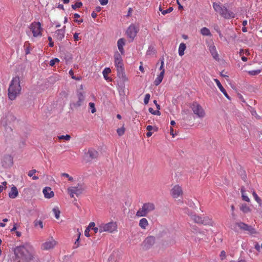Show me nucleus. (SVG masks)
I'll use <instances>...</instances> for the list:
<instances>
[{
    "label": "nucleus",
    "instance_id": "obj_26",
    "mask_svg": "<svg viewBox=\"0 0 262 262\" xmlns=\"http://www.w3.org/2000/svg\"><path fill=\"white\" fill-rule=\"evenodd\" d=\"M111 72V70L110 68H105L102 74L105 80L108 79V77L107 76L108 74Z\"/></svg>",
    "mask_w": 262,
    "mask_h": 262
},
{
    "label": "nucleus",
    "instance_id": "obj_49",
    "mask_svg": "<svg viewBox=\"0 0 262 262\" xmlns=\"http://www.w3.org/2000/svg\"><path fill=\"white\" fill-rule=\"evenodd\" d=\"M220 258L222 260H224L226 257V254L225 251H222L220 253Z\"/></svg>",
    "mask_w": 262,
    "mask_h": 262
},
{
    "label": "nucleus",
    "instance_id": "obj_17",
    "mask_svg": "<svg viewBox=\"0 0 262 262\" xmlns=\"http://www.w3.org/2000/svg\"><path fill=\"white\" fill-rule=\"evenodd\" d=\"M66 26H64L62 29L57 30L54 34L55 37L59 41L62 40L64 37Z\"/></svg>",
    "mask_w": 262,
    "mask_h": 262
},
{
    "label": "nucleus",
    "instance_id": "obj_2",
    "mask_svg": "<svg viewBox=\"0 0 262 262\" xmlns=\"http://www.w3.org/2000/svg\"><path fill=\"white\" fill-rule=\"evenodd\" d=\"M21 90L19 77L16 76L13 78L8 89L9 98L11 100L15 99L16 97L20 94Z\"/></svg>",
    "mask_w": 262,
    "mask_h": 262
},
{
    "label": "nucleus",
    "instance_id": "obj_48",
    "mask_svg": "<svg viewBox=\"0 0 262 262\" xmlns=\"http://www.w3.org/2000/svg\"><path fill=\"white\" fill-rule=\"evenodd\" d=\"M80 234L79 233L78 237L76 239V241H75V242L74 243V248H77L79 246V238H80Z\"/></svg>",
    "mask_w": 262,
    "mask_h": 262
},
{
    "label": "nucleus",
    "instance_id": "obj_9",
    "mask_svg": "<svg viewBox=\"0 0 262 262\" xmlns=\"http://www.w3.org/2000/svg\"><path fill=\"white\" fill-rule=\"evenodd\" d=\"M57 244V242L53 238V237H51L41 244V249L46 251L53 249L55 248Z\"/></svg>",
    "mask_w": 262,
    "mask_h": 262
},
{
    "label": "nucleus",
    "instance_id": "obj_28",
    "mask_svg": "<svg viewBox=\"0 0 262 262\" xmlns=\"http://www.w3.org/2000/svg\"><path fill=\"white\" fill-rule=\"evenodd\" d=\"M53 212L56 219H58L60 216V211L58 207H55L53 209Z\"/></svg>",
    "mask_w": 262,
    "mask_h": 262
},
{
    "label": "nucleus",
    "instance_id": "obj_29",
    "mask_svg": "<svg viewBox=\"0 0 262 262\" xmlns=\"http://www.w3.org/2000/svg\"><path fill=\"white\" fill-rule=\"evenodd\" d=\"M33 224L35 227L39 226L40 228H43V223L41 220H36L34 221Z\"/></svg>",
    "mask_w": 262,
    "mask_h": 262
},
{
    "label": "nucleus",
    "instance_id": "obj_40",
    "mask_svg": "<svg viewBox=\"0 0 262 262\" xmlns=\"http://www.w3.org/2000/svg\"><path fill=\"white\" fill-rule=\"evenodd\" d=\"M150 95L149 94H146L144 99V103L145 104H147L150 99Z\"/></svg>",
    "mask_w": 262,
    "mask_h": 262
},
{
    "label": "nucleus",
    "instance_id": "obj_11",
    "mask_svg": "<svg viewBox=\"0 0 262 262\" xmlns=\"http://www.w3.org/2000/svg\"><path fill=\"white\" fill-rule=\"evenodd\" d=\"M139 31V29L137 27H136L135 25L132 24L129 26V27L127 28L126 30V34L127 36L132 39L133 40L134 38L136 37L138 32Z\"/></svg>",
    "mask_w": 262,
    "mask_h": 262
},
{
    "label": "nucleus",
    "instance_id": "obj_36",
    "mask_svg": "<svg viewBox=\"0 0 262 262\" xmlns=\"http://www.w3.org/2000/svg\"><path fill=\"white\" fill-rule=\"evenodd\" d=\"M77 95L78 99H80L81 100H84L85 99V97L84 96L83 93L82 91H77Z\"/></svg>",
    "mask_w": 262,
    "mask_h": 262
},
{
    "label": "nucleus",
    "instance_id": "obj_39",
    "mask_svg": "<svg viewBox=\"0 0 262 262\" xmlns=\"http://www.w3.org/2000/svg\"><path fill=\"white\" fill-rule=\"evenodd\" d=\"M59 62V59L58 58H54V59H53L50 60L49 64H50V66L53 67V66H54L55 65V64L56 63H58Z\"/></svg>",
    "mask_w": 262,
    "mask_h": 262
},
{
    "label": "nucleus",
    "instance_id": "obj_38",
    "mask_svg": "<svg viewBox=\"0 0 262 262\" xmlns=\"http://www.w3.org/2000/svg\"><path fill=\"white\" fill-rule=\"evenodd\" d=\"M82 5V3L81 2H76L74 5H72V8L73 9L80 8Z\"/></svg>",
    "mask_w": 262,
    "mask_h": 262
},
{
    "label": "nucleus",
    "instance_id": "obj_63",
    "mask_svg": "<svg viewBox=\"0 0 262 262\" xmlns=\"http://www.w3.org/2000/svg\"><path fill=\"white\" fill-rule=\"evenodd\" d=\"M91 15H92V17L93 18H96V17H97V13H96L95 12H94V11H93V12L92 13Z\"/></svg>",
    "mask_w": 262,
    "mask_h": 262
},
{
    "label": "nucleus",
    "instance_id": "obj_58",
    "mask_svg": "<svg viewBox=\"0 0 262 262\" xmlns=\"http://www.w3.org/2000/svg\"><path fill=\"white\" fill-rule=\"evenodd\" d=\"M95 223L94 222H91L90 224H89V226L88 227V228H89L90 229V228H94L95 227Z\"/></svg>",
    "mask_w": 262,
    "mask_h": 262
},
{
    "label": "nucleus",
    "instance_id": "obj_31",
    "mask_svg": "<svg viewBox=\"0 0 262 262\" xmlns=\"http://www.w3.org/2000/svg\"><path fill=\"white\" fill-rule=\"evenodd\" d=\"M261 72L260 70H252L248 72V74L251 76H255L259 74Z\"/></svg>",
    "mask_w": 262,
    "mask_h": 262
},
{
    "label": "nucleus",
    "instance_id": "obj_64",
    "mask_svg": "<svg viewBox=\"0 0 262 262\" xmlns=\"http://www.w3.org/2000/svg\"><path fill=\"white\" fill-rule=\"evenodd\" d=\"M17 228H16V224H14V226H13V227L11 229V232H13V231H14L16 230Z\"/></svg>",
    "mask_w": 262,
    "mask_h": 262
},
{
    "label": "nucleus",
    "instance_id": "obj_51",
    "mask_svg": "<svg viewBox=\"0 0 262 262\" xmlns=\"http://www.w3.org/2000/svg\"><path fill=\"white\" fill-rule=\"evenodd\" d=\"M254 248H255V249L259 252L260 251V248H261V246H260L258 243H256L255 244H254Z\"/></svg>",
    "mask_w": 262,
    "mask_h": 262
},
{
    "label": "nucleus",
    "instance_id": "obj_1",
    "mask_svg": "<svg viewBox=\"0 0 262 262\" xmlns=\"http://www.w3.org/2000/svg\"><path fill=\"white\" fill-rule=\"evenodd\" d=\"M34 248L30 243L16 247L14 250L16 258L18 259H31L33 257Z\"/></svg>",
    "mask_w": 262,
    "mask_h": 262
},
{
    "label": "nucleus",
    "instance_id": "obj_62",
    "mask_svg": "<svg viewBox=\"0 0 262 262\" xmlns=\"http://www.w3.org/2000/svg\"><path fill=\"white\" fill-rule=\"evenodd\" d=\"M153 129V127L151 125H148L146 127V129L148 131H151Z\"/></svg>",
    "mask_w": 262,
    "mask_h": 262
},
{
    "label": "nucleus",
    "instance_id": "obj_10",
    "mask_svg": "<svg viewBox=\"0 0 262 262\" xmlns=\"http://www.w3.org/2000/svg\"><path fill=\"white\" fill-rule=\"evenodd\" d=\"M194 114L200 118H203L205 113L202 107L197 102H193L191 106Z\"/></svg>",
    "mask_w": 262,
    "mask_h": 262
},
{
    "label": "nucleus",
    "instance_id": "obj_34",
    "mask_svg": "<svg viewBox=\"0 0 262 262\" xmlns=\"http://www.w3.org/2000/svg\"><path fill=\"white\" fill-rule=\"evenodd\" d=\"M252 195L253 198H254L255 200L259 204H260L261 203V200L258 197L257 194L256 193V192L254 191H252Z\"/></svg>",
    "mask_w": 262,
    "mask_h": 262
},
{
    "label": "nucleus",
    "instance_id": "obj_57",
    "mask_svg": "<svg viewBox=\"0 0 262 262\" xmlns=\"http://www.w3.org/2000/svg\"><path fill=\"white\" fill-rule=\"evenodd\" d=\"M69 73L72 79H75V76L74 75V72L72 70H70Z\"/></svg>",
    "mask_w": 262,
    "mask_h": 262
},
{
    "label": "nucleus",
    "instance_id": "obj_23",
    "mask_svg": "<svg viewBox=\"0 0 262 262\" xmlns=\"http://www.w3.org/2000/svg\"><path fill=\"white\" fill-rule=\"evenodd\" d=\"M139 226L143 229H145L148 226V222L146 219H141L139 223Z\"/></svg>",
    "mask_w": 262,
    "mask_h": 262
},
{
    "label": "nucleus",
    "instance_id": "obj_42",
    "mask_svg": "<svg viewBox=\"0 0 262 262\" xmlns=\"http://www.w3.org/2000/svg\"><path fill=\"white\" fill-rule=\"evenodd\" d=\"M7 182L6 181L3 182L2 185H0V193L2 192L3 190L6 188Z\"/></svg>",
    "mask_w": 262,
    "mask_h": 262
},
{
    "label": "nucleus",
    "instance_id": "obj_56",
    "mask_svg": "<svg viewBox=\"0 0 262 262\" xmlns=\"http://www.w3.org/2000/svg\"><path fill=\"white\" fill-rule=\"evenodd\" d=\"M251 113L253 116H255L256 118L258 117V115L256 113V112L254 110L252 109V110H251Z\"/></svg>",
    "mask_w": 262,
    "mask_h": 262
},
{
    "label": "nucleus",
    "instance_id": "obj_53",
    "mask_svg": "<svg viewBox=\"0 0 262 262\" xmlns=\"http://www.w3.org/2000/svg\"><path fill=\"white\" fill-rule=\"evenodd\" d=\"M90 231V229L89 228L87 227L84 231V235L85 236H86V237L90 236V234H89Z\"/></svg>",
    "mask_w": 262,
    "mask_h": 262
},
{
    "label": "nucleus",
    "instance_id": "obj_25",
    "mask_svg": "<svg viewBox=\"0 0 262 262\" xmlns=\"http://www.w3.org/2000/svg\"><path fill=\"white\" fill-rule=\"evenodd\" d=\"M186 46L184 43H181L179 47V54L180 56L184 54V51L186 50Z\"/></svg>",
    "mask_w": 262,
    "mask_h": 262
},
{
    "label": "nucleus",
    "instance_id": "obj_50",
    "mask_svg": "<svg viewBox=\"0 0 262 262\" xmlns=\"http://www.w3.org/2000/svg\"><path fill=\"white\" fill-rule=\"evenodd\" d=\"M241 210L244 212H247L249 211V208L247 206H246V205H242V207H241Z\"/></svg>",
    "mask_w": 262,
    "mask_h": 262
},
{
    "label": "nucleus",
    "instance_id": "obj_18",
    "mask_svg": "<svg viewBox=\"0 0 262 262\" xmlns=\"http://www.w3.org/2000/svg\"><path fill=\"white\" fill-rule=\"evenodd\" d=\"M44 196L46 198L50 199L54 196V192L49 187H46L42 191Z\"/></svg>",
    "mask_w": 262,
    "mask_h": 262
},
{
    "label": "nucleus",
    "instance_id": "obj_20",
    "mask_svg": "<svg viewBox=\"0 0 262 262\" xmlns=\"http://www.w3.org/2000/svg\"><path fill=\"white\" fill-rule=\"evenodd\" d=\"M18 195V190L15 186H13L11 187V191L9 192V197L11 199H15Z\"/></svg>",
    "mask_w": 262,
    "mask_h": 262
},
{
    "label": "nucleus",
    "instance_id": "obj_37",
    "mask_svg": "<svg viewBox=\"0 0 262 262\" xmlns=\"http://www.w3.org/2000/svg\"><path fill=\"white\" fill-rule=\"evenodd\" d=\"M118 74L120 76V77L122 78V81L123 82H125L128 80V79L127 77L126 76L125 74L123 72V71H122V73H118Z\"/></svg>",
    "mask_w": 262,
    "mask_h": 262
},
{
    "label": "nucleus",
    "instance_id": "obj_21",
    "mask_svg": "<svg viewBox=\"0 0 262 262\" xmlns=\"http://www.w3.org/2000/svg\"><path fill=\"white\" fill-rule=\"evenodd\" d=\"M125 45V40L124 38H120L117 41V46L118 50L121 54H124V51L123 49V46Z\"/></svg>",
    "mask_w": 262,
    "mask_h": 262
},
{
    "label": "nucleus",
    "instance_id": "obj_43",
    "mask_svg": "<svg viewBox=\"0 0 262 262\" xmlns=\"http://www.w3.org/2000/svg\"><path fill=\"white\" fill-rule=\"evenodd\" d=\"M172 10H173V8L172 7H169L167 10H163V11H162V14L163 15H165V14H166L167 13H170L172 11Z\"/></svg>",
    "mask_w": 262,
    "mask_h": 262
},
{
    "label": "nucleus",
    "instance_id": "obj_6",
    "mask_svg": "<svg viewBox=\"0 0 262 262\" xmlns=\"http://www.w3.org/2000/svg\"><path fill=\"white\" fill-rule=\"evenodd\" d=\"M85 189V186L83 183H78L75 186L68 187V193L71 198H73L74 195L78 196L83 192Z\"/></svg>",
    "mask_w": 262,
    "mask_h": 262
},
{
    "label": "nucleus",
    "instance_id": "obj_32",
    "mask_svg": "<svg viewBox=\"0 0 262 262\" xmlns=\"http://www.w3.org/2000/svg\"><path fill=\"white\" fill-rule=\"evenodd\" d=\"M84 100H81L80 99H78V100L76 102H73L72 103L71 105L75 107H78L81 105L82 102Z\"/></svg>",
    "mask_w": 262,
    "mask_h": 262
},
{
    "label": "nucleus",
    "instance_id": "obj_33",
    "mask_svg": "<svg viewBox=\"0 0 262 262\" xmlns=\"http://www.w3.org/2000/svg\"><path fill=\"white\" fill-rule=\"evenodd\" d=\"M124 132H125V128L124 127V126H122V127L118 128L117 129V133L118 136H122L124 134Z\"/></svg>",
    "mask_w": 262,
    "mask_h": 262
},
{
    "label": "nucleus",
    "instance_id": "obj_41",
    "mask_svg": "<svg viewBox=\"0 0 262 262\" xmlns=\"http://www.w3.org/2000/svg\"><path fill=\"white\" fill-rule=\"evenodd\" d=\"M89 106L90 107V108L91 109V112L92 113H94L96 112V110L95 107V104L93 102H90L89 103Z\"/></svg>",
    "mask_w": 262,
    "mask_h": 262
},
{
    "label": "nucleus",
    "instance_id": "obj_4",
    "mask_svg": "<svg viewBox=\"0 0 262 262\" xmlns=\"http://www.w3.org/2000/svg\"><path fill=\"white\" fill-rule=\"evenodd\" d=\"M187 213L191 220L195 223L203 224L204 225H212L213 222L212 220L208 216L202 217L201 216L191 212H190L189 211Z\"/></svg>",
    "mask_w": 262,
    "mask_h": 262
},
{
    "label": "nucleus",
    "instance_id": "obj_13",
    "mask_svg": "<svg viewBox=\"0 0 262 262\" xmlns=\"http://www.w3.org/2000/svg\"><path fill=\"white\" fill-rule=\"evenodd\" d=\"M98 155V151L91 148L85 152V159L87 161H90L93 159L97 158Z\"/></svg>",
    "mask_w": 262,
    "mask_h": 262
},
{
    "label": "nucleus",
    "instance_id": "obj_60",
    "mask_svg": "<svg viewBox=\"0 0 262 262\" xmlns=\"http://www.w3.org/2000/svg\"><path fill=\"white\" fill-rule=\"evenodd\" d=\"M154 103L155 104L156 106V107L158 110H160V105L158 104L157 103V101L156 100H154Z\"/></svg>",
    "mask_w": 262,
    "mask_h": 262
},
{
    "label": "nucleus",
    "instance_id": "obj_5",
    "mask_svg": "<svg viewBox=\"0 0 262 262\" xmlns=\"http://www.w3.org/2000/svg\"><path fill=\"white\" fill-rule=\"evenodd\" d=\"M155 209V205L152 203H144L142 208H140L136 213V216L138 217L146 216L147 215Z\"/></svg>",
    "mask_w": 262,
    "mask_h": 262
},
{
    "label": "nucleus",
    "instance_id": "obj_24",
    "mask_svg": "<svg viewBox=\"0 0 262 262\" xmlns=\"http://www.w3.org/2000/svg\"><path fill=\"white\" fill-rule=\"evenodd\" d=\"M200 33L203 36H211V34L209 29L206 27H203L200 30Z\"/></svg>",
    "mask_w": 262,
    "mask_h": 262
},
{
    "label": "nucleus",
    "instance_id": "obj_54",
    "mask_svg": "<svg viewBox=\"0 0 262 262\" xmlns=\"http://www.w3.org/2000/svg\"><path fill=\"white\" fill-rule=\"evenodd\" d=\"M79 34L78 33H75L73 35V38L75 41H77L79 40V38L78 37Z\"/></svg>",
    "mask_w": 262,
    "mask_h": 262
},
{
    "label": "nucleus",
    "instance_id": "obj_44",
    "mask_svg": "<svg viewBox=\"0 0 262 262\" xmlns=\"http://www.w3.org/2000/svg\"><path fill=\"white\" fill-rule=\"evenodd\" d=\"M61 176H62V177H66V178H68V179H69V180L70 181H71V182H72V181H73V177H71V176H70V175H69V174L67 173H62L61 174Z\"/></svg>",
    "mask_w": 262,
    "mask_h": 262
},
{
    "label": "nucleus",
    "instance_id": "obj_3",
    "mask_svg": "<svg viewBox=\"0 0 262 262\" xmlns=\"http://www.w3.org/2000/svg\"><path fill=\"white\" fill-rule=\"evenodd\" d=\"M212 7L216 12L225 19H229L235 17V13L228 9L225 5L213 3Z\"/></svg>",
    "mask_w": 262,
    "mask_h": 262
},
{
    "label": "nucleus",
    "instance_id": "obj_61",
    "mask_svg": "<svg viewBox=\"0 0 262 262\" xmlns=\"http://www.w3.org/2000/svg\"><path fill=\"white\" fill-rule=\"evenodd\" d=\"M224 92H222L223 93V94L225 95V96L228 98V99H230V97L229 96V95H228L227 92L226 90H225V91H224Z\"/></svg>",
    "mask_w": 262,
    "mask_h": 262
},
{
    "label": "nucleus",
    "instance_id": "obj_7",
    "mask_svg": "<svg viewBox=\"0 0 262 262\" xmlns=\"http://www.w3.org/2000/svg\"><path fill=\"white\" fill-rule=\"evenodd\" d=\"M117 225L115 222H111L107 223L100 224L101 232H107L109 233H113L117 231Z\"/></svg>",
    "mask_w": 262,
    "mask_h": 262
},
{
    "label": "nucleus",
    "instance_id": "obj_47",
    "mask_svg": "<svg viewBox=\"0 0 262 262\" xmlns=\"http://www.w3.org/2000/svg\"><path fill=\"white\" fill-rule=\"evenodd\" d=\"M92 230H94L95 233H97L98 232L102 233L100 230V224H98V227L93 228Z\"/></svg>",
    "mask_w": 262,
    "mask_h": 262
},
{
    "label": "nucleus",
    "instance_id": "obj_15",
    "mask_svg": "<svg viewBox=\"0 0 262 262\" xmlns=\"http://www.w3.org/2000/svg\"><path fill=\"white\" fill-rule=\"evenodd\" d=\"M183 193L181 187L179 185L174 186L171 190V194L174 198H178Z\"/></svg>",
    "mask_w": 262,
    "mask_h": 262
},
{
    "label": "nucleus",
    "instance_id": "obj_55",
    "mask_svg": "<svg viewBox=\"0 0 262 262\" xmlns=\"http://www.w3.org/2000/svg\"><path fill=\"white\" fill-rule=\"evenodd\" d=\"M101 5H106L108 3V0H99Z\"/></svg>",
    "mask_w": 262,
    "mask_h": 262
},
{
    "label": "nucleus",
    "instance_id": "obj_30",
    "mask_svg": "<svg viewBox=\"0 0 262 262\" xmlns=\"http://www.w3.org/2000/svg\"><path fill=\"white\" fill-rule=\"evenodd\" d=\"M214 81L215 82V83H216L217 86H218V88H219L220 90L222 92H224V91H225V89L223 88V86L221 84L220 81L217 79H214Z\"/></svg>",
    "mask_w": 262,
    "mask_h": 262
},
{
    "label": "nucleus",
    "instance_id": "obj_45",
    "mask_svg": "<svg viewBox=\"0 0 262 262\" xmlns=\"http://www.w3.org/2000/svg\"><path fill=\"white\" fill-rule=\"evenodd\" d=\"M160 60L161 61V66L159 68V70L162 71L163 70H164V58L163 57L160 58Z\"/></svg>",
    "mask_w": 262,
    "mask_h": 262
},
{
    "label": "nucleus",
    "instance_id": "obj_19",
    "mask_svg": "<svg viewBox=\"0 0 262 262\" xmlns=\"http://www.w3.org/2000/svg\"><path fill=\"white\" fill-rule=\"evenodd\" d=\"M208 49L213 58L215 60H217L219 59V55L216 51L215 46L214 45V44L212 43L209 46Z\"/></svg>",
    "mask_w": 262,
    "mask_h": 262
},
{
    "label": "nucleus",
    "instance_id": "obj_16",
    "mask_svg": "<svg viewBox=\"0 0 262 262\" xmlns=\"http://www.w3.org/2000/svg\"><path fill=\"white\" fill-rule=\"evenodd\" d=\"M235 225L238 227L240 229L245 231H247L251 233L254 232V229L251 226H249L243 222L237 223Z\"/></svg>",
    "mask_w": 262,
    "mask_h": 262
},
{
    "label": "nucleus",
    "instance_id": "obj_46",
    "mask_svg": "<svg viewBox=\"0 0 262 262\" xmlns=\"http://www.w3.org/2000/svg\"><path fill=\"white\" fill-rule=\"evenodd\" d=\"M37 172V171L36 169H32L28 171V176L30 177H32L33 176V174L36 173Z\"/></svg>",
    "mask_w": 262,
    "mask_h": 262
},
{
    "label": "nucleus",
    "instance_id": "obj_27",
    "mask_svg": "<svg viewBox=\"0 0 262 262\" xmlns=\"http://www.w3.org/2000/svg\"><path fill=\"white\" fill-rule=\"evenodd\" d=\"M241 193L243 200L246 202H249L250 199L245 193V189L244 187L241 188Z\"/></svg>",
    "mask_w": 262,
    "mask_h": 262
},
{
    "label": "nucleus",
    "instance_id": "obj_35",
    "mask_svg": "<svg viewBox=\"0 0 262 262\" xmlns=\"http://www.w3.org/2000/svg\"><path fill=\"white\" fill-rule=\"evenodd\" d=\"M59 140H65L66 141H69L71 139V136L69 135H61L58 137Z\"/></svg>",
    "mask_w": 262,
    "mask_h": 262
},
{
    "label": "nucleus",
    "instance_id": "obj_59",
    "mask_svg": "<svg viewBox=\"0 0 262 262\" xmlns=\"http://www.w3.org/2000/svg\"><path fill=\"white\" fill-rule=\"evenodd\" d=\"M159 110H158L157 111H155V112H153L152 114L153 115H158V116L160 115L161 113H160V112H159Z\"/></svg>",
    "mask_w": 262,
    "mask_h": 262
},
{
    "label": "nucleus",
    "instance_id": "obj_8",
    "mask_svg": "<svg viewBox=\"0 0 262 262\" xmlns=\"http://www.w3.org/2000/svg\"><path fill=\"white\" fill-rule=\"evenodd\" d=\"M29 29L32 31L34 37L41 36L42 28L39 22H33L30 25Z\"/></svg>",
    "mask_w": 262,
    "mask_h": 262
},
{
    "label": "nucleus",
    "instance_id": "obj_14",
    "mask_svg": "<svg viewBox=\"0 0 262 262\" xmlns=\"http://www.w3.org/2000/svg\"><path fill=\"white\" fill-rule=\"evenodd\" d=\"M155 243V238L152 236L147 237L143 243V247L145 249H149Z\"/></svg>",
    "mask_w": 262,
    "mask_h": 262
},
{
    "label": "nucleus",
    "instance_id": "obj_22",
    "mask_svg": "<svg viewBox=\"0 0 262 262\" xmlns=\"http://www.w3.org/2000/svg\"><path fill=\"white\" fill-rule=\"evenodd\" d=\"M164 72L165 70H163L161 71L160 73L157 76V77L156 78L154 81V84L156 85H158L162 82L163 79Z\"/></svg>",
    "mask_w": 262,
    "mask_h": 262
},
{
    "label": "nucleus",
    "instance_id": "obj_52",
    "mask_svg": "<svg viewBox=\"0 0 262 262\" xmlns=\"http://www.w3.org/2000/svg\"><path fill=\"white\" fill-rule=\"evenodd\" d=\"M48 40L49 41V45L50 47H52L54 46V42L52 41V39L51 36L48 37Z\"/></svg>",
    "mask_w": 262,
    "mask_h": 262
},
{
    "label": "nucleus",
    "instance_id": "obj_12",
    "mask_svg": "<svg viewBox=\"0 0 262 262\" xmlns=\"http://www.w3.org/2000/svg\"><path fill=\"white\" fill-rule=\"evenodd\" d=\"M115 64L117 69V73H122L123 71V63L121 55L119 54L115 55Z\"/></svg>",
    "mask_w": 262,
    "mask_h": 262
}]
</instances>
